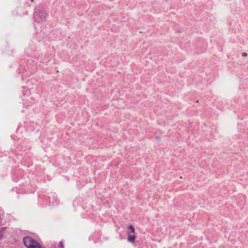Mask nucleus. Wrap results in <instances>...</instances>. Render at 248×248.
<instances>
[{
    "label": "nucleus",
    "instance_id": "f257e3e1",
    "mask_svg": "<svg viewBox=\"0 0 248 248\" xmlns=\"http://www.w3.org/2000/svg\"><path fill=\"white\" fill-rule=\"evenodd\" d=\"M33 19L35 22L37 23H42L46 21V12L42 6L39 5L35 8Z\"/></svg>",
    "mask_w": 248,
    "mask_h": 248
},
{
    "label": "nucleus",
    "instance_id": "f03ea898",
    "mask_svg": "<svg viewBox=\"0 0 248 248\" xmlns=\"http://www.w3.org/2000/svg\"><path fill=\"white\" fill-rule=\"evenodd\" d=\"M23 243L27 248H42L38 242L29 236L24 238Z\"/></svg>",
    "mask_w": 248,
    "mask_h": 248
},
{
    "label": "nucleus",
    "instance_id": "7ed1b4c3",
    "mask_svg": "<svg viewBox=\"0 0 248 248\" xmlns=\"http://www.w3.org/2000/svg\"><path fill=\"white\" fill-rule=\"evenodd\" d=\"M135 238H136V236L134 235V234H133V235L128 234L127 240L129 242H131V243L134 242L135 240Z\"/></svg>",
    "mask_w": 248,
    "mask_h": 248
},
{
    "label": "nucleus",
    "instance_id": "20e7f679",
    "mask_svg": "<svg viewBox=\"0 0 248 248\" xmlns=\"http://www.w3.org/2000/svg\"><path fill=\"white\" fill-rule=\"evenodd\" d=\"M128 229L130 230V232H128V234H130V233L135 234V228H134V226L132 225H129L128 226Z\"/></svg>",
    "mask_w": 248,
    "mask_h": 248
},
{
    "label": "nucleus",
    "instance_id": "39448f33",
    "mask_svg": "<svg viewBox=\"0 0 248 248\" xmlns=\"http://www.w3.org/2000/svg\"><path fill=\"white\" fill-rule=\"evenodd\" d=\"M59 245H60V247L61 248H63L64 247V245H63V243L61 241L60 243H59Z\"/></svg>",
    "mask_w": 248,
    "mask_h": 248
},
{
    "label": "nucleus",
    "instance_id": "423d86ee",
    "mask_svg": "<svg viewBox=\"0 0 248 248\" xmlns=\"http://www.w3.org/2000/svg\"><path fill=\"white\" fill-rule=\"evenodd\" d=\"M242 56H247V54L246 53H243Z\"/></svg>",
    "mask_w": 248,
    "mask_h": 248
},
{
    "label": "nucleus",
    "instance_id": "0eeeda50",
    "mask_svg": "<svg viewBox=\"0 0 248 248\" xmlns=\"http://www.w3.org/2000/svg\"><path fill=\"white\" fill-rule=\"evenodd\" d=\"M20 190V189H18V190H16V193H18V190Z\"/></svg>",
    "mask_w": 248,
    "mask_h": 248
},
{
    "label": "nucleus",
    "instance_id": "6e6552de",
    "mask_svg": "<svg viewBox=\"0 0 248 248\" xmlns=\"http://www.w3.org/2000/svg\"><path fill=\"white\" fill-rule=\"evenodd\" d=\"M33 0H31V2H33Z\"/></svg>",
    "mask_w": 248,
    "mask_h": 248
}]
</instances>
